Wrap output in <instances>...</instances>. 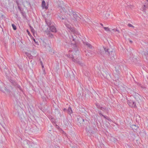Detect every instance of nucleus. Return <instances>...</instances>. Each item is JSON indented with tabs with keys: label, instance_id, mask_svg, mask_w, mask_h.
Here are the masks:
<instances>
[{
	"label": "nucleus",
	"instance_id": "40",
	"mask_svg": "<svg viewBox=\"0 0 148 148\" xmlns=\"http://www.w3.org/2000/svg\"><path fill=\"white\" fill-rule=\"evenodd\" d=\"M64 19V18H62V19Z\"/></svg>",
	"mask_w": 148,
	"mask_h": 148
},
{
	"label": "nucleus",
	"instance_id": "2",
	"mask_svg": "<svg viewBox=\"0 0 148 148\" xmlns=\"http://www.w3.org/2000/svg\"><path fill=\"white\" fill-rule=\"evenodd\" d=\"M69 37L70 40L73 42V43H71V46L73 48V49H71V50H70L69 51V52H72L73 51L75 50L77 48L75 43L77 36L75 34H73V35H71L69 36Z\"/></svg>",
	"mask_w": 148,
	"mask_h": 148
},
{
	"label": "nucleus",
	"instance_id": "17",
	"mask_svg": "<svg viewBox=\"0 0 148 148\" xmlns=\"http://www.w3.org/2000/svg\"><path fill=\"white\" fill-rule=\"evenodd\" d=\"M24 143L25 144H27L28 146H30V144H32V143L29 141V140H25L24 141Z\"/></svg>",
	"mask_w": 148,
	"mask_h": 148
},
{
	"label": "nucleus",
	"instance_id": "29",
	"mask_svg": "<svg viewBox=\"0 0 148 148\" xmlns=\"http://www.w3.org/2000/svg\"><path fill=\"white\" fill-rule=\"evenodd\" d=\"M128 26H129V27H132L133 28H134V26H133V25H132L130 23H128Z\"/></svg>",
	"mask_w": 148,
	"mask_h": 148
},
{
	"label": "nucleus",
	"instance_id": "20",
	"mask_svg": "<svg viewBox=\"0 0 148 148\" xmlns=\"http://www.w3.org/2000/svg\"><path fill=\"white\" fill-rule=\"evenodd\" d=\"M78 121L80 123H82L83 122H84V120L82 118L80 117L78 119Z\"/></svg>",
	"mask_w": 148,
	"mask_h": 148
},
{
	"label": "nucleus",
	"instance_id": "22",
	"mask_svg": "<svg viewBox=\"0 0 148 148\" xmlns=\"http://www.w3.org/2000/svg\"><path fill=\"white\" fill-rule=\"evenodd\" d=\"M21 14L23 17H25L26 16V14L25 12L23 11L21 12Z\"/></svg>",
	"mask_w": 148,
	"mask_h": 148
},
{
	"label": "nucleus",
	"instance_id": "25",
	"mask_svg": "<svg viewBox=\"0 0 148 148\" xmlns=\"http://www.w3.org/2000/svg\"><path fill=\"white\" fill-rule=\"evenodd\" d=\"M12 26L14 30H16V27L14 24H12Z\"/></svg>",
	"mask_w": 148,
	"mask_h": 148
},
{
	"label": "nucleus",
	"instance_id": "33",
	"mask_svg": "<svg viewBox=\"0 0 148 148\" xmlns=\"http://www.w3.org/2000/svg\"><path fill=\"white\" fill-rule=\"evenodd\" d=\"M27 32L28 34L29 35V34H30V32H29V31H28V30H27Z\"/></svg>",
	"mask_w": 148,
	"mask_h": 148
},
{
	"label": "nucleus",
	"instance_id": "6",
	"mask_svg": "<svg viewBox=\"0 0 148 148\" xmlns=\"http://www.w3.org/2000/svg\"><path fill=\"white\" fill-rule=\"evenodd\" d=\"M110 32L113 34H115L116 36H118L120 32L118 28L116 27V28H114L111 29Z\"/></svg>",
	"mask_w": 148,
	"mask_h": 148
},
{
	"label": "nucleus",
	"instance_id": "10",
	"mask_svg": "<svg viewBox=\"0 0 148 148\" xmlns=\"http://www.w3.org/2000/svg\"><path fill=\"white\" fill-rule=\"evenodd\" d=\"M18 116L20 119L21 120V121H23V119L24 117L23 115V113H20L19 112L18 113Z\"/></svg>",
	"mask_w": 148,
	"mask_h": 148
},
{
	"label": "nucleus",
	"instance_id": "36",
	"mask_svg": "<svg viewBox=\"0 0 148 148\" xmlns=\"http://www.w3.org/2000/svg\"><path fill=\"white\" fill-rule=\"evenodd\" d=\"M130 41L131 43H132V41L131 40H130Z\"/></svg>",
	"mask_w": 148,
	"mask_h": 148
},
{
	"label": "nucleus",
	"instance_id": "4",
	"mask_svg": "<svg viewBox=\"0 0 148 148\" xmlns=\"http://www.w3.org/2000/svg\"><path fill=\"white\" fill-rule=\"evenodd\" d=\"M71 11H70V12H71L72 13L74 18L76 21H79L81 19V18L79 16L77 13L74 12L72 10H71Z\"/></svg>",
	"mask_w": 148,
	"mask_h": 148
},
{
	"label": "nucleus",
	"instance_id": "24",
	"mask_svg": "<svg viewBox=\"0 0 148 148\" xmlns=\"http://www.w3.org/2000/svg\"><path fill=\"white\" fill-rule=\"evenodd\" d=\"M65 25L68 28V29H71V27L70 25L66 24H65Z\"/></svg>",
	"mask_w": 148,
	"mask_h": 148
},
{
	"label": "nucleus",
	"instance_id": "21",
	"mask_svg": "<svg viewBox=\"0 0 148 148\" xmlns=\"http://www.w3.org/2000/svg\"><path fill=\"white\" fill-rule=\"evenodd\" d=\"M68 113L70 114L72 113V110L70 107H69L67 110Z\"/></svg>",
	"mask_w": 148,
	"mask_h": 148
},
{
	"label": "nucleus",
	"instance_id": "31",
	"mask_svg": "<svg viewBox=\"0 0 148 148\" xmlns=\"http://www.w3.org/2000/svg\"><path fill=\"white\" fill-rule=\"evenodd\" d=\"M41 62V65H42V68L44 67V66H43V64H42V61H41V62Z\"/></svg>",
	"mask_w": 148,
	"mask_h": 148
},
{
	"label": "nucleus",
	"instance_id": "34",
	"mask_svg": "<svg viewBox=\"0 0 148 148\" xmlns=\"http://www.w3.org/2000/svg\"><path fill=\"white\" fill-rule=\"evenodd\" d=\"M144 7L145 8H146V5H144Z\"/></svg>",
	"mask_w": 148,
	"mask_h": 148
},
{
	"label": "nucleus",
	"instance_id": "11",
	"mask_svg": "<svg viewBox=\"0 0 148 148\" xmlns=\"http://www.w3.org/2000/svg\"><path fill=\"white\" fill-rule=\"evenodd\" d=\"M100 110L103 111H106L107 114L108 113L109 110L108 108L107 107H103L102 106L101 108L100 109Z\"/></svg>",
	"mask_w": 148,
	"mask_h": 148
},
{
	"label": "nucleus",
	"instance_id": "14",
	"mask_svg": "<svg viewBox=\"0 0 148 148\" xmlns=\"http://www.w3.org/2000/svg\"><path fill=\"white\" fill-rule=\"evenodd\" d=\"M83 43L84 45H86L90 49L92 48V47L91 45L90 44L88 43V42H84Z\"/></svg>",
	"mask_w": 148,
	"mask_h": 148
},
{
	"label": "nucleus",
	"instance_id": "8",
	"mask_svg": "<svg viewBox=\"0 0 148 148\" xmlns=\"http://www.w3.org/2000/svg\"><path fill=\"white\" fill-rule=\"evenodd\" d=\"M132 94L133 95L134 97L137 100H138V99H140V96L138 93L134 92H133Z\"/></svg>",
	"mask_w": 148,
	"mask_h": 148
},
{
	"label": "nucleus",
	"instance_id": "15",
	"mask_svg": "<svg viewBox=\"0 0 148 148\" xmlns=\"http://www.w3.org/2000/svg\"><path fill=\"white\" fill-rule=\"evenodd\" d=\"M75 60L76 62H76L78 64H79L82 67H84V66H85V65L83 63H82L80 61L77 60V59Z\"/></svg>",
	"mask_w": 148,
	"mask_h": 148
},
{
	"label": "nucleus",
	"instance_id": "28",
	"mask_svg": "<svg viewBox=\"0 0 148 148\" xmlns=\"http://www.w3.org/2000/svg\"><path fill=\"white\" fill-rule=\"evenodd\" d=\"M98 113L99 114L100 116H103V115L102 113H101V111H99L98 112Z\"/></svg>",
	"mask_w": 148,
	"mask_h": 148
},
{
	"label": "nucleus",
	"instance_id": "27",
	"mask_svg": "<svg viewBox=\"0 0 148 148\" xmlns=\"http://www.w3.org/2000/svg\"><path fill=\"white\" fill-rule=\"evenodd\" d=\"M18 8L19 10V11H20V12L23 11V9H22L19 6H18Z\"/></svg>",
	"mask_w": 148,
	"mask_h": 148
},
{
	"label": "nucleus",
	"instance_id": "1",
	"mask_svg": "<svg viewBox=\"0 0 148 148\" xmlns=\"http://www.w3.org/2000/svg\"><path fill=\"white\" fill-rule=\"evenodd\" d=\"M104 51L108 55L109 58L111 60H113L116 57L115 51L114 49H111L110 48H104Z\"/></svg>",
	"mask_w": 148,
	"mask_h": 148
},
{
	"label": "nucleus",
	"instance_id": "23",
	"mask_svg": "<svg viewBox=\"0 0 148 148\" xmlns=\"http://www.w3.org/2000/svg\"><path fill=\"white\" fill-rule=\"evenodd\" d=\"M103 116L105 119H106L108 120V121H111V120L110 119V118L109 117H108V116H104V115H103V116Z\"/></svg>",
	"mask_w": 148,
	"mask_h": 148
},
{
	"label": "nucleus",
	"instance_id": "16",
	"mask_svg": "<svg viewBox=\"0 0 148 148\" xmlns=\"http://www.w3.org/2000/svg\"><path fill=\"white\" fill-rule=\"evenodd\" d=\"M45 21L46 24L49 27L51 25V21L50 20L46 19Z\"/></svg>",
	"mask_w": 148,
	"mask_h": 148
},
{
	"label": "nucleus",
	"instance_id": "37",
	"mask_svg": "<svg viewBox=\"0 0 148 148\" xmlns=\"http://www.w3.org/2000/svg\"><path fill=\"white\" fill-rule=\"evenodd\" d=\"M49 35L50 36H51H51H53V35L52 34H50Z\"/></svg>",
	"mask_w": 148,
	"mask_h": 148
},
{
	"label": "nucleus",
	"instance_id": "32",
	"mask_svg": "<svg viewBox=\"0 0 148 148\" xmlns=\"http://www.w3.org/2000/svg\"><path fill=\"white\" fill-rule=\"evenodd\" d=\"M16 3L17 4V5H18V6H19V4L18 3V2L16 1Z\"/></svg>",
	"mask_w": 148,
	"mask_h": 148
},
{
	"label": "nucleus",
	"instance_id": "18",
	"mask_svg": "<svg viewBox=\"0 0 148 148\" xmlns=\"http://www.w3.org/2000/svg\"><path fill=\"white\" fill-rule=\"evenodd\" d=\"M64 76L66 78L69 77L70 76L69 74L67 71L64 72Z\"/></svg>",
	"mask_w": 148,
	"mask_h": 148
},
{
	"label": "nucleus",
	"instance_id": "5",
	"mask_svg": "<svg viewBox=\"0 0 148 148\" xmlns=\"http://www.w3.org/2000/svg\"><path fill=\"white\" fill-rule=\"evenodd\" d=\"M127 104L133 108L136 107V103L135 102L130 100L127 101Z\"/></svg>",
	"mask_w": 148,
	"mask_h": 148
},
{
	"label": "nucleus",
	"instance_id": "41",
	"mask_svg": "<svg viewBox=\"0 0 148 148\" xmlns=\"http://www.w3.org/2000/svg\"><path fill=\"white\" fill-rule=\"evenodd\" d=\"M134 126L135 127L136 126V125H134Z\"/></svg>",
	"mask_w": 148,
	"mask_h": 148
},
{
	"label": "nucleus",
	"instance_id": "39",
	"mask_svg": "<svg viewBox=\"0 0 148 148\" xmlns=\"http://www.w3.org/2000/svg\"><path fill=\"white\" fill-rule=\"evenodd\" d=\"M146 0L148 2V0Z\"/></svg>",
	"mask_w": 148,
	"mask_h": 148
},
{
	"label": "nucleus",
	"instance_id": "38",
	"mask_svg": "<svg viewBox=\"0 0 148 148\" xmlns=\"http://www.w3.org/2000/svg\"><path fill=\"white\" fill-rule=\"evenodd\" d=\"M66 110V109L65 108H64V111L65 110Z\"/></svg>",
	"mask_w": 148,
	"mask_h": 148
},
{
	"label": "nucleus",
	"instance_id": "7",
	"mask_svg": "<svg viewBox=\"0 0 148 148\" xmlns=\"http://www.w3.org/2000/svg\"><path fill=\"white\" fill-rule=\"evenodd\" d=\"M121 64L120 63H118L115 64V71H116L117 74H119L120 71L119 70H121Z\"/></svg>",
	"mask_w": 148,
	"mask_h": 148
},
{
	"label": "nucleus",
	"instance_id": "30",
	"mask_svg": "<svg viewBox=\"0 0 148 148\" xmlns=\"http://www.w3.org/2000/svg\"><path fill=\"white\" fill-rule=\"evenodd\" d=\"M32 39L34 40V41L36 43V40L34 38V37H32Z\"/></svg>",
	"mask_w": 148,
	"mask_h": 148
},
{
	"label": "nucleus",
	"instance_id": "9",
	"mask_svg": "<svg viewBox=\"0 0 148 148\" xmlns=\"http://www.w3.org/2000/svg\"><path fill=\"white\" fill-rule=\"evenodd\" d=\"M50 30L52 32H55L56 29L55 26L53 25H51L49 27Z\"/></svg>",
	"mask_w": 148,
	"mask_h": 148
},
{
	"label": "nucleus",
	"instance_id": "19",
	"mask_svg": "<svg viewBox=\"0 0 148 148\" xmlns=\"http://www.w3.org/2000/svg\"><path fill=\"white\" fill-rule=\"evenodd\" d=\"M95 105L96 106V107L98 109H100L101 108L102 106L99 104L98 103H96Z\"/></svg>",
	"mask_w": 148,
	"mask_h": 148
},
{
	"label": "nucleus",
	"instance_id": "26",
	"mask_svg": "<svg viewBox=\"0 0 148 148\" xmlns=\"http://www.w3.org/2000/svg\"><path fill=\"white\" fill-rule=\"evenodd\" d=\"M103 28L106 31H110L109 28L108 27H103Z\"/></svg>",
	"mask_w": 148,
	"mask_h": 148
},
{
	"label": "nucleus",
	"instance_id": "13",
	"mask_svg": "<svg viewBox=\"0 0 148 148\" xmlns=\"http://www.w3.org/2000/svg\"><path fill=\"white\" fill-rule=\"evenodd\" d=\"M67 56L69 58L72 59L73 61V62H76V60L74 58V57L72 55L69 54H67Z\"/></svg>",
	"mask_w": 148,
	"mask_h": 148
},
{
	"label": "nucleus",
	"instance_id": "12",
	"mask_svg": "<svg viewBox=\"0 0 148 148\" xmlns=\"http://www.w3.org/2000/svg\"><path fill=\"white\" fill-rule=\"evenodd\" d=\"M42 9H47L48 8L47 6H46V3L45 1L44 0H43L42 1Z\"/></svg>",
	"mask_w": 148,
	"mask_h": 148
},
{
	"label": "nucleus",
	"instance_id": "35",
	"mask_svg": "<svg viewBox=\"0 0 148 148\" xmlns=\"http://www.w3.org/2000/svg\"><path fill=\"white\" fill-rule=\"evenodd\" d=\"M100 24V25H101L102 26H103V24H102V23H101Z\"/></svg>",
	"mask_w": 148,
	"mask_h": 148
},
{
	"label": "nucleus",
	"instance_id": "3",
	"mask_svg": "<svg viewBox=\"0 0 148 148\" xmlns=\"http://www.w3.org/2000/svg\"><path fill=\"white\" fill-rule=\"evenodd\" d=\"M10 82L12 85L16 88H18L20 90L22 91L21 86L18 85L15 81L12 79H10Z\"/></svg>",
	"mask_w": 148,
	"mask_h": 148
}]
</instances>
